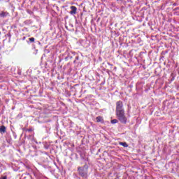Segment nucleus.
I'll list each match as a JSON object with an SVG mask.
<instances>
[{"label":"nucleus","mask_w":179,"mask_h":179,"mask_svg":"<svg viewBox=\"0 0 179 179\" xmlns=\"http://www.w3.org/2000/svg\"><path fill=\"white\" fill-rule=\"evenodd\" d=\"M116 115L117 117V120L122 124H127V117L125 116V110L124 109V103L122 101H118L116 102Z\"/></svg>","instance_id":"1"},{"label":"nucleus","mask_w":179,"mask_h":179,"mask_svg":"<svg viewBox=\"0 0 179 179\" xmlns=\"http://www.w3.org/2000/svg\"><path fill=\"white\" fill-rule=\"evenodd\" d=\"M88 170H89V165L85 164L83 166H78V176L82 177V178H87L88 175Z\"/></svg>","instance_id":"2"},{"label":"nucleus","mask_w":179,"mask_h":179,"mask_svg":"<svg viewBox=\"0 0 179 179\" xmlns=\"http://www.w3.org/2000/svg\"><path fill=\"white\" fill-rule=\"evenodd\" d=\"M71 11L69 12L70 15H72L73 16H74V15H76V12L78 10V8H76V6H71L70 7Z\"/></svg>","instance_id":"3"},{"label":"nucleus","mask_w":179,"mask_h":179,"mask_svg":"<svg viewBox=\"0 0 179 179\" xmlns=\"http://www.w3.org/2000/svg\"><path fill=\"white\" fill-rule=\"evenodd\" d=\"M8 15H9V13H8V12L2 11L1 13H0V17L5 18V17H6Z\"/></svg>","instance_id":"4"},{"label":"nucleus","mask_w":179,"mask_h":179,"mask_svg":"<svg viewBox=\"0 0 179 179\" xmlns=\"http://www.w3.org/2000/svg\"><path fill=\"white\" fill-rule=\"evenodd\" d=\"M6 132V127L5 126H1L0 127V133L5 134Z\"/></svg>","instance_id":"5"},{"label":"nucleus","mask_w":179,"mask_h":179,"mask_svg":"<svg viewBox=\"0 0 179 179\" xmlns=\"http://www.w3.org/2000/svg\"><path fill=\"white\" fill-rule=\"evenodd\" d=\"M96 122H101V123L104 122V120H103V117L101 116L96 117Z\"/></svg>","instance_id":"6"},{"label":"nucleus","mask_w":179,"mask_h":179,"mask_svg":"<svg viewBox=\"0 0 179 179\" xmlns=\"http://www.w3.org/2000/svg\"><path fill=\"white\" fill-rule=\"evenodd\" d=\"M119 145L123 146L124 148H128V144L126 142H120Z\"/></svg>","instance_id":"7"},{"label":"nucleus","mask_w":179,"mask_h":179,"mask_svg":"<svg viewBox=\"0 0 179 179\" xmlns=\"http://www.w3.org/2000/svg\"><path fill=\"white\" fill-rule=\"evenodd\" d=\"M24 132H32L33 129H24Z\"/></svg>","instance_id":"8"},{"label":"nucleus","mask_w":179,"mask_h":179,"mask_svg":"<svg viewBox=\"0 0 179 179\" xmlns=\"http://www.w3.org/2000/svg\"><path fill=\"white\" fill-rule=\"evenodd\" d=\"M118 122V120L114 119L111 120V124H117Z\"/></svg>","instance_id":"9"},{"label":"nucleus","mask_w":179,"mask_h":179,"mask_svg":"<svg viewBox=\"0 0 179 179\" xmlns=\"http://www.w3.org/2000/svg\"><path fill=\"white\" fill-rule=\"evenodd\" d=\"M29 41L31 42V43H34V38H33V37H31V38H29Z\"/></svg>","instance_id":"10"},{"label":"nucleus","mask_w":179,"mask_h":179,"mask_svg":"<svg viewBox=\"0 0 179 179\" xmlns=\"http://www.w3.org/2000/svg\"><path fill=\"white\" fill-rule=\"evenodd\" d=\"M0 179H8V176L6 175L3 176Z\"/></svg>","instance_id":"11"},{"label":"nucleus","mask_w":179,"mask_h":179,"mask_svg":"<svg viewBox=\"0 0 179 179\" xmlns=\"http://www.w3.org/2000/svg\"><path fill=\"white\" fill-rule=\"evenodd\" d=\"M79 59V56L76 57V61H78Z\"/></svg>","instance_id":"12"},{"label":"nucleus","mask_w":179,"mask_h":179,"mask_svg":"<svg viewBox=\"0 0 179 179\" xmlns=\"http://www.w3.org/2000/svg\"><path fill=\"white\" fill-rule=\"evenodd\" d=\"M108 65H111L110 63H108Z\"/></svg>","instance_id":"13"},{"label":"nucleus","mask_w":179,"mask_h":179,"mask_svg":"<svg viewBox=\"0 0 179 179\" xmlns=\"http://www.w3.org/2000/svg\"><path fill=\"white\" fill-rule=\"evenodd\" d=\"M76 62V60L74 61V63Z\"/></svg>","instance_id":"14"},{"label":"nucleus","mask_w":179,"mask_h":179,"mask_svg":"<svg viewBox=\"0 0 179 179\" xmlns=\"http://www.w3.org/2000/svg\"><path fill=\"white\" fill-rule=\"evenodd\" d=\"M117 1H122V0H117Z\"/></svg>","instance_id":"15"},{"label":"nucleus","mask_w":179,"mask_h":179,"mask_svg":"<svg viewBox=\"0 0 179 179\" xmlns=\"http://www.w3.org/2000/svg\"><path fill=\"white\" fill-rule=\"evenodd\" d=\"M24 178H23V179H24Z\"/></svg>","instance_id":"16"}]
</instances>
